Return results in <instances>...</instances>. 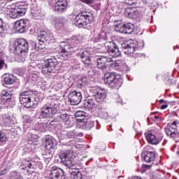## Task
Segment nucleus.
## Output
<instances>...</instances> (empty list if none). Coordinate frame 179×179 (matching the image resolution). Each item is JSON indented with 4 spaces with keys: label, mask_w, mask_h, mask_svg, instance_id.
Returning a JSON list of instances; mask_svg holds the SVG:
<instances>
[{
    "label": "nucleus",
    "mask_w": 179,
    "mask_h": 179,
    "mask_svg": "<svg viewBox=\"0 0 179 179\" xmlns=\"http://www.w3.org/2000/svg\"><path fill=\"white\" fill-rule=\"evenodd\" d=\"M59 159H61V163L64 164V166H66L70 169L69 173L71 174V179H82V172L76 169V166L75 162L72 161V154L71 151H66L62 152L59 155Z\"/></svg>",
    "instance_id": "obj_1"
},
{
    "label": "nucleus",
    "mask_w": 179,
    "mask_h": 179,
    "mask_svg": "<svg viewBox=\"0 0 179 179\" xmlns=\"http://www.w3.org/2000/svg\"><path fill=\"white\" fill-rule=\"evenodd\" d=\"M104 82L110 89H120L122 86L124 80L121 75L115 72H108L104 74Z\"/></svg>",
    "instance_id": "obj_2"
},
{
    "label": "nucleus",
    "mask_w": 179,
    "mask_h": 179,
    "mask_svg": "<svg viewBox=\"0 0 179 179\" xmlns=\"http://www.w3.org/2000/svg\"><path fill=\"white\" fill-rule=\"evenodd\" d=\"M93 14L87 11H82L76 17L75 24L79 29H85L87 24L93 22Z\"/></svg>",
    "instance_id": "obj_3"
},
{
    "label": "nucleus",
    "mask_w": 179,
    "mask_h": 179,
    "mask_svg": "<svg viewBox=\"0 0 179 179\" xmlns=\"http://www.w3.org/2000/svg\"><path fill=\"white\" fill-rule=\"evenodd\" d=\"M4 9L10 10L9 17L11 19H17L20 16H24L27 12V6H8V4H5Z\"/></svg>",
    "instance_id": "obj_4"
},
{
    "label": "nucleus",
    "mask_w": 179,
    "mask_h": 179,
    "mask_svg": "<svg viewBox=\"0 0 179 179\" xmlns=\"http://www.w3.org/2000/svg\"><path fill=\"white\" fill-rule=\"evenodd\" d=\"M15 54L17 55H25L29 52V42L24 38H18L14 41L13 45Z\"/></svg>",
    "instance_id": "obj_5"
},
{
    "label": "nucleus",
    "mask_w": 179,
    "mask_h": 179,
    "mask_svg": "<svg viewBox=\"0 0 179 179\" xmlns=\"http://www.w3.org/2000/svg\"><path fill=\"white\" fill-rule=\"evenodd\" d=\"M58 60L55 57L45 59V64L42 66V72L46 73H55L58 72Z\"/></svg>",
    "instance_id": "obj_6"
},
{
    "label": "nucleus",
    "mask_w": 179,
    "mask_h": 179,
    "mask_svg": "<svg viewBox=\"0 0 179 179\" xmlns=\"http://www.w3.org/2000/svg\"><path fill=\"white\" fill-rule=\"evenodd\" d=\"M55 103H48L44 105L43 107L41 108L39 114V117L43 120H45L47 118H50L55 114L58 113L57 108H55Z\"/></svg>",
    "instance_id": "obj_7"
},
{
    "label": "nucleus",
    "mask_w": 179,
    "mask_h": 179,
    "mask_svg": "<svg viewBox=\"0 0 179 179\" xmlns=\"http://www.w3.org/2000/svg\"><path fill=\"white\" fill-rule=\"evenodd\" d=\"M59 47V52L63 58H68V57L72 55V52H73V51H76V49H75L73 45L71 43V41L60 42Z\"/></svg>",
    "instance_id": "obj_8"
},
{
    "label": "nucleus",
    "mask_w": 179,
    "mask_h": 179,
    "mask_svg": "<svg viewBox=\"0 0 179 179\" xmlns=\"http://www.w3.org/2000/svg\"><path fill=\"white\" fill-rule=\"evenodd\" d=\"M33 97V91H23L20 94V102L27 108H31L34 102L31 101Z\"/></svg>",
    "instance_id": "obj_9"
},
{
    "label": "nucleus",
    "mask_w": 179,
    "mask_h": 179,
    "mask_svg": "<svg viewBox=\"0 0 179 179\" xmlns=\"http://www.w3.org/2000/svg\"><path fill=\"white\" fill-rule=\"evenodd\" d=\"M90 92L94 96L97 103H104L107 99V93L106 90L102 89L100 87H93L90 90Z\"/></svg>",
    "instance_id": "obj_10"
},
{
    "label": "nucleus",
    "mask_w": 179,
    "mask_h": 179,
    "mask_svg": "<svg viewBox=\"0 0 179 179\" xmlns=\"http://www.w3.org/2000/svg\"><path fill=\"white\" fill-rule=\"evenodd\" d=\"M68 99L71 106H78L82 101V92L71 90L69 92Z\"/></svg>",
    "instance_id": "obj_11"
},
{
    "label": "nucleus",
    "mask_w": 179,
    "mask_h": 179,
    "mask_svg": "<svg viewBox=\"0 0 179 179\" xmlns=\"http://www.w3.org/2000/svg\"><path fill=\"white\" fill-rule=\"evenodd\" d=\"M115 30L117 31V33H122L123 34H131V33L134 32V25L131 22L120 24L116 25Z\"/></svg>",
    "instance_id": "obj_12"
},
{
    "label": "nucleus",
    "mask_w": 179,
    "mask_h": 179,
    "mask_svg": "<svg viewBox=\"0 0 179 179\" xmlns=\"http://www.w3.org/2000/svg\"><path fill=\"white\" fill-rule=\"evenodd\" d=\"M50 179H65V172L60 168L53 166L49 174Z\"/></svg>",
    "instance_id": "obj_13"
},
{
    "label": "nucleus",
    "mask_w": 179,
    "mask_h": 179,
    "mask_svg": "<svg viewBox=\"0 0 179 179\" xmlns=\"http://www.w3.org/2000/svg\"><path fill=\"white\" fill-rule=\"evenodd\" d=\"M108 62H113V59L105 56H100L96 58L97 68L102 71L107 68V63Z\"/></svg>",
    "instance_id": "obj_14"
},
{
    "label": "nucleus",
    "mask_w": 179,
    "mask_h": 179,
    "mask_svg": "<svg viewBox=\"0 0 179 179\" xmlns=\"http://www.w3.org/2000/svg\"><path fill=\"white\" fill-rule=\"evenodd\" d=\"M35 167L36 165L34 164V162H33L32 161L25 160L20 165L21 170H24L26 173H28L29 174L34 173Z\"/></svg>",
    "instance_id": "obj_15"
},
{
    "label": "nucleus",
    "mask_w": 179,
    "mask_h": 179,
    "mask_svg": "<svg viewBox=\"0 0 179 179\" xmlns=\"http://www.w3.org/2000/svg\"><path fill=\"white\" fill-rule=\"evenodd\" d=\"M68 6V0H58L53 8L55 12H58L61 13V12H64L66 7Z\"/></svg>",
    "instance_id": "obj_16"
},
{
    "label": "nucleus",
    "mask_w": 179,
    "mask_h": 179,
    "mask_svg": "<svg viewBox=\"0 0 179 179\" xmlns=\"http://www.w3.org/2000/svg\"><path fill=\"white\" fill-rule=\"evenodd\" d=\"M15 29L18 33H24L27 30V20H20L15 22Z\"/></svg>",
    "instance_id": "obj_17"
},
{
    "label": "nucleus",
    "mask_w": 179,
    "mask_h": 179,
    "mask_svg": "<svg viewBox=\"0 0 179 179\" xmlns=\"http://www.w3.org/2000/svg\"><path fill=\"white\" fill-rule=\"evenodd\" d=\"M91 52L89 50H84L80 55L82 62L87 66H92V61L90 60Z\"/></svg>",
    "instance_id": "obj_18"
},
{
    "label": "nucleus",
    "mask_w": 179,
    "mask_h": 179,
    "mask_svg": "<svg viewBox=\"0 0 179 179\" xmlns=\"http://www.w3.org/2000/svg\"><path fill=\"white\" fill-rule=\"evenodd\" d=\"M0 99L3 104L9 103L12 99V94L7 89L2 90L0 94Z\"/></svg>",
    "instance_id": "obj_19"
},
{
    "label": "nucleus",
    "mask_w": 179,
    "mask_h": 179,
    "mask_svg": "<svg viewBox=\"0 0 179 179\" xmlns=\"http://www.w3.org/2000/svg\"><path fill=\"white\" fill-rule=\"evenodd\" d=\"M166 134L170 138H177L178 136L177 134V126L174 124V122L171 124L169 128L166 129Z\"/></svg>",
    "instance_id": "obj_20"
},
{
    "label": "nucleus",
    "mask_w": 179,
    "mask_h": 179,
    "mask_svg": "<svg viewBox=\"0 0 179 179\" xmlns=\"http://www.w3.org/2000/svg\"><path fill=\"white\" fill-rule=\"evenodd\" d=\"M155 159H156V152L153 151H147L145 152L143 160L145 163H152V162H155Z\"/></svg>",
    "instance_id": "obj_21"
},
{
    "label": "nucleus",
    "mask_w": 179,
    "mask_h": 179,
    "mask_svg": "<svg viewBox=\"0 0 179 179\" xmlns=\"http://www.w3.org/2000/svg\"><path fill=\"white\" fill-rule=\"evenodd\" d=\"M44 146L46 150H54V148L57 146V141L51 138L45 139Z\"/></svg>",
    "instance_id": "obj_22"
},
{
    "label": "nucleus",
    "mask_w": 179,
    "mask_h": 179,
    "mask_svg": "<svg viewBox=\"0 0 179 179\" xmlns=\"http://www.w3.org/2000/svg\"><path fill=\"white\" fill-rule=\"evenodd\" d=\"M60 120L64 122L66 128H71L72 127V121H71V115L68 113H62L59 115Z\"/></svg>",
    "instance_id": "obj_23"
},
{
    "label": "nucleus",
    "mask_w": 179,
    "mask_h": 179,
    "mask_svg": "<svg viewBox=\"0 0 179 179\" xmlns=\"http://www.w3.org/2000/svg\"><path fill=\"white\" fill-rule=\"evenodd\" d=\"M17 78L13 74H5L3 78V82L5 85H13L16 83Z\"/></svg>",
    "instance_id": "obj_24"
},
{
    "label": "nucleus",
    "mask_w": 179,
    "mask_h": 179,
    "mask_svg": "<svg viewBox=\"0 0 179 179\" xmlns=\"http://www.w3.org/2000/svg\"><path fill=\"white\" fill-rule=\"evenodd\" d=\"M122 48L124 50V54L129 55L134 54L136 51L135 43L124 44L122 45Z\"/></svg>",
    "instance_id": "obj_25"
},
{
    "label": "nucleus",
    "mask_w": 179,
    "mask_h": 179,
    "mask_svg": "<svg viewBox=\"0 0 179 179\" xmlns=\"http://www.w3.org/2000/svg\"><path fill=\"white\" fill-rule=\"evenodd\" d=\"M145 138L148 143H150L151 145H159V143H160V141H159L157 137H156L155 134L152 133H148L145 136Z\"/></svg>",
    "instance_id": "obj_26"
},
{
    "label": "nucleus",
    "mask_w": 179,
    "mask_h": 179,
    "mask_svg": "<svg viewBox=\"0 0 179 179\" xmlns=\"http://www.w3.org/2000/svg\"><path fill=\"white\" fill-rule=\"evenodd\" d=\"M94 106H96V103L94 102V100L92 99L85 101V102L84 103L85 108H87L89 111H92Z\"/></svg>",
    "instance_id": "obj_27"
},
{
    "label": "nucleus",
    "mask_w": 179,
    "mask_h": 179,
    "mask_svg": "<svg viewBox=\"0 0 179 179\" xmlns=\"http://www.w3.org/2000/svg\"><path fill=\"white\" fill-rule=\"evenodd\" d=\"M108 54L109 55H110V57H113V58L121 57V51H120L118 45H116L114 48H113L110 52H109Z\"/></svg>",
    "instance_id": "obj_28"
},
{
    "label": "nucleus",
    "mask_w": 179,
    "mask_h": 179,
    "mask_svg": "<svg viewBox=\"0 0 179 179\" xmlns=\"http://www.w3.org/2000/svg\"><path fill=\"white\" fill-rule=\"evenodd\" d=\"M117 45V43H115L113 41H108L105 43V48L108 54H110L111 50L114 48Z\"/></svg>",
    "instance_id": "obj_29"
},
{
    "label": "nucleus",
    "mask_w": 179,
    "mask_h": 179,
    "mask_svg": "<svg viewBox=\"0 0 179 179\" xmlns=\"http://www.w3.org/2000/svg\"><path fill=\"white\" fill-rule=\"evenodd\" d=\"M83 125L84 129H85L86 131H89L92 129L93 127H94V122L92 120H88L87 119V121L85 122L84 124H83Z\"/></svg>",
    "instance_id": "obj_30"
},
{
    "label": "nucleus",
    "mask_w": 179,
    "mask_h": 179,
    "mask_svg": "<svg viewBox=\"0 0 179 179\" xmlns=\"http://www.w3.org/2000/svg\"><path fill=\"white\" fill-rule=\"evenodd\" d=\"M50 38V35L45 32V31H42L38 35V40H43V41H48Z\"/></svg>",
    "instance_id": "obj_31"
},
{
    "label": "nucleus",
    "mask_w": 179,
    "mask_h": 179,
    "mask_svg": "<svg viewBox=\"0 0 179 179\" xmlns=\"http://www.w3.org/2000/svg\"><path fill=\"white\" fill-rule=\"evenodd\" d=\"M124 16L129 19H134L135 16V10L133 8H127L124 12Z\"/></svg>",
    "instance_id": "obj_32"
},
{
    "label": "nucleus",
    "mask_w": 179,
    "mask_h": 179,
    "mask_svg": "<svg viewBox=\"0 0 179 179\" xmlns=\"http://www.w3.org/2000/svg\"><path fill=\"white\" fill-rule=\"evenodd\" d=\"M70 43L74 47V50H76V47H78V44H80V39L79 38L74 36L70 41Z\"/></svg>",
    "instance_id": "obj_33"
},
{
    "label": "nucleus",
    "mask_w": 179,
    "mask_h": 179,
    "mask_svg": "<svg viewBox=\"0 0 179 179\" xmlns=\"http://www.w3.org/2000/svg\"><path fill=\"white\" fill-rule=\"evenodd\" d=\"M133 44H135V50H142L143 47L145 46V42L143 41H134Z\"/></svg>",
    "instance_id": "obj_34"
},
{
    "label": "nucleus",
    "mask_w": 179,
    "mask_h": 179,
    "mask_svg": "<svg viewBox=\"0 0 179 179\" xmlns=\"http://www.w3.org/2000/svg\"><path fill=\"white\" fill-rule=\"evenodd\" d=\"M10 179H23V177L17 171H12L10 173Z\"/></svg>",
    "instance_id": "obj_35"
},
{
    "label": "nucleus",
    "mask_w": 179,
    "mask_h": 179,
    "mask_svg": "<svg viewBox=\"0 0 179 179\" xmlns=\"http://www.w3.org/2000/svg\"><path fill=\"white\" fill-rule=\"evenodd\" d=\"M35 128L36 131H39L40 132H45V127L43 123L36 124L35 125Z\"/></svg>",
    "instance_id": "obj_36"
},
{
    "label": "nucleus",
    "mask_w": 179,
    "mask_h": 179,
    "mask_svg": "<svg viewBox=\"0 0 179 179\" xmlns=\"http://www.w3.org/2000/svg\"><path fill=\"white\" fill-rule=\"evenodd\" d=\"M52 23L54 26H58L59 24H61L62 23V20H61L60 17H54L52 18Z\"/></svg>",
    "instance_id": "obj_37"
},
{
    "label": "nucleus",
    "mask_w": 179,
    "mask_h": 179,
    "mask_svg": "<svg viewBox=\"0 0 179 179\" xmlns=\"http://www.w3.org/2000/svg\"><path fill=\"white\" fill-rule=\"evenodd\" d=\"M76 132L75 131H69L66 133V138H69V139H73L75 136H76Z\"/></svg>",
    "instance_id": "obj_38"
},
{
    "label": "nucleus",
    "mask_w": 179,
    "mask_h": 179,
    "mask_svg": "<svg viewBox=\"0 0 179 179\" xmlns=\"http://www.w3.org/2000/svg\"><path fill=\"white\" fill-rule=\"evenodd\" d=\"M85 115H86V113L82 110H78L75 113L76 118H79L80 117H85Z\"/></svg>",
    "instance_id": "obj_39"
},
{
    "label": "nucleus",
    "mask_w": 179,
    "mask_h": 179,
    "mask_svg": "<svg viewBox=\"0 0 179 179\" xmlns=\"http://www.w3.org/2000/svg\"><path fill=\"white\" fill-rule=\"evenodd\" d=\"M78 122H80V124H84L87 121V119L86 118V114L84 115V117H80L76 119Z\"/></svg>",
    "instance_id": "obj_40"
},
{
    "label": "nucleus",
    "mask_w": 179,
    "mask_h": 179,
    "mask_svg": "<svg viewBox=\"0 0 179 179\" xmlns=\"http://www.w3.org/2000/svg\"><path fill=\"white\" fill-rule=\"evenodd\" d=\"M4 66L6 69H8V64H5V60L0 59V71H2Z\"/></svg>",
    "instance_id": "obj_41"
},
{
    "label": "nucleus",
    "mask_w": 179,
    "mask_h": 179,
    "mask_svg": "<svg viewBox=\"0 0 179 179\" xmlns=\"http://www.w3.org/2000/svg\"><path fill=\"white\" fill-rule=\"evenodd\" d=\"M32 44L34 45V48L36 51H40V50H43V48H44L43 46L38 44L37 42H34Z\"/></svg>",
    "instance_id": "obj_42"
},
{
    "label": "nucleus",
    "mask_w": 179,
    "mask_h": 179,
    "mask_svg": "<svg viewBox=\"0 0 179 179\" xmlns=\"http://www.w3.org/2000/svg\"><path fill=\"white\" fill-rule=\"evenodd\" d=\"M38 138H39L38 135L31 134L30 139H31V142H37L38 141Z\"/></svg>",
    "instance_id": "obj_43"
},
{
    "label": "nucleus",
    "mask_w": 179,
    "mask_h": 179,
    "mask_svg": "<svg viewBox=\"0 0 179 179\" xmlns=\"http://www.w3.org/2000/svg\"><path fill=\"white\" fill-rule=\"evenodd\" d=\"M5 30V28L3 27V21L2 20V18H0V34H2Z\"/></svg>",
    "instance_id": "obj_44"
},
{
    "label": "nucleus",
    "mask_w": 179,
    "mask_h": 179,
    "mask_svg": "<svg viewBox=\"0 0 179 179\" xmlns=\"http://www.w3.org/2000/svg\"><path fill=\"white\" fill-rule=\"evenodd\" d=\"M100 117H102V118H104L105 120H107L108 118V113L107 112H99Z\"/></svg>",
    "instance_id": "obj_45"
},
{
    "label": "nucleus",
    "mask_w": 179,
    "mask_h": 179,
    "mask_svg": "<svg viewBox=\"0 0 179 179\" xmlns=\"http://www.w3.org/2000/svg\"><path fill=\"white\" fill-rule=\"evenodd\" d=\"M111 68H113L114 69H118L120 68V63L117 62H113L110 64Z\"/></svg>",
    "instance_id": "obj_46"
},
{
    "label": "nucleus",
    "mask_w": 179,
    "mask_h": 179,
    "mask_svg": "<svg viewBox=\"0 0 179 179\" xmlns=\"http://www.w3.org/2000/svg\"><path fill=\"white\" fill-rule=\"evenodd\" d=\"M6 141V136L4 133L0 134V142H5Z\"/></svg>",
    "instance_id": "obj_47"
},
{
    "label": "nucleus",
    "mask_w": 179,
    "mask_h": 179,
    "mask_svg": "<svg viewBox=\"0 0 179 179\" xmlns=\"http://www.w3.org/2000/svg\"><path fill=\"white\" fill-rule=\"evenodd\" d=\"M46 155L48 156V157H52V150H47L45 148Z\"/></svg>",
    "instance_id": "obj_48"
},
{
    "label": "nucleus",
    "mask_w": 179,
    "mask_h": 179,
    "mask_svg": "<svg viewBox=\"0 0 179 179\" xmlns=\"http://www.w3.org/2000/svg\"><path fill=\"white\" fill-rule=\"evenodd\" d=\"M33 100L37 103L39 101L38 97L36 96L34 93L32 94V98H31V101L33 102Z\"/></svg>",
    "instance_id": "obj_49"
},
{
    "label": "nucleus",
    "mask_w": 179,
    "mask_h": 179,
    "mask_svg": "<svg viewBox=\"0 0 179 179\" xmlns=\"http://www.w3.org/2000/svg\"><path fill=\"white\" fill-rule=\"evenodd\" d=\"M8 168L4 169L3 170L0 171V176H5V174H8Z\"/></svg>",
    "instance_id": "obj_50"
},
{
    "label": "nucleus",
    "mask_w": 179,
    "mask_h": 179,
    "mask_svg": "<svg viewBox=\"0 0 179 179\" xmlns=\"http://www.w3.org/2000/svg\"><path fill=\"white\" fill-rule=\"evenodd\" d=\"M81 2L86 3L87 5H90V3H93V0H80Z\"/></svg>",
    "instance_id": "obj_51"
},
{
    "label": "nucleus",
    "mask_w": 179,
    "mask_h": 179,
    "mask_svg": "<svg viewBox=\"0 0 179 179\" xmlns=\"http://www.w3.org/2000/svg\"><path fill=\"white\" fill-rule=\"evenodd\" d=\"M24 119L25 120V122L27 123H29L31 121V117H30V116H28V115L24 116Z\"/></svg>",
    "instance_id": "obj_52"
},
{
    "label": "nucleus",
    "mask_w": 179,
    "mask_h": 179,
    "mask_svg": "<svg viewBox=\"0 0 179 179\" xmlns=\"http://www.w3.org/2000/svg\"><path fill=\"white\" fill-rule=\"evenodd\" d=\"M173 124H175L176 126L177 134H178V135H179V122L177 121L173 122Z\"/></svg>",
    "instance_id": "obj_53"
},
{
    "label": "nucleus",
    "mask_w": 179,
    "mask_h": 179,
    "mask_svg": "<svg viewBox=\"0 0 179 179\" xmlns=\"http://www.w3.org/2000/svg\"><path fill=\"white\" fill-rule=\"evenodd\" d=\"M47 43V41H43V40H38V43L39 45H41V47H43L44 48V43Z\"/></svg>",
    "instance_id": "obj_54"
},
{
    "label": "nucleus",
    "mask_w": 179,
    "mask_h": 179,
    "mask_svg": "<svg viewBox=\"0 0 179 179\" xmlns=\"http://www.w3.org/2000/svg\"><path fill=\"white\" fill-rule=\"evenodd\" d=\"M167 107H169V105H167V104L162 105L161 109H162V110H166V108Z\"/></svg>",
    "instance_id": "obj_55"
},
{
    "label": "nucleus",
    "mask_w": 179,
    "mask_h": 179,
    "mask_svg": "<svg viewBox=\"0 0 179 179\" xmlns=\"http://www.w3.org/2000/svg\"><path fill=\"white\" fill-rule=\"evenodd\" d=\"M55 122H57V120H52V121L50 122V125H51L52 127H54V125H55Z\"/></svg>",
    "instance_id": "obj_56"
},
{
    "label": "nucleus",
    "mask_w": 179,
    "mask_h": 179,
    "mask_svg": "<svg viewBox=\"0 0 179 179\" xmlns=\"http://www.w3.org/2000/svg\"><path fill=\"white\" fill-rule=\"evenodd\" d=\"M126 1L127 2L128 5H132V3H134L133 2H131V1H132L134 0H126Z\"/></svg>",
    "instance_id": "obj_57"
},
{
    "label": "nucleus",
    "mask_w": 179,
    "mask_h": 179,
    "mask_svg": "<svg viewBox=\"0 0 179 179\" xmlns=\"http://www.w3.org/2000/svg\"><path fill=\"white\" fill-rule=\"evenodd\" d=\"M117 103H120L121 104H122V99H120V100L117 101Z\"/></svg>",
    "instance_id": "obj_58"
},
{
    "label": "nucleus",
    "mask_w": 179,
    "mask_h": 179,
    "mask_svg": "<svg viewBox=\"0 0 179 179\" xmlns=\"http://www.w3.org/2000/svg\"><path fill=\"white\" fill-rule=\"evenodd\" d=\"M154 118L155 120H159V116H155Z\"/></svg>",
    "instance_id": "obj_59"
},
{
    "label": "nucleus",
    "mask_w": 179,
    "mask_h": 179,
    "mask_svg": "<svg viewBox=\"0 0 179 179\" xmlns=\"http://www.w3.org/2000/svg\"><path fill=\"white\" fill-rule=\"evenodd\" d=\"M164 101V99H161V100H159V103H163Z\"/></svg>",
    "instance_id": "obj_60"
},
{
    "label": "nucleus",
    "mask_w": 179,
    "mask_h": 179,
    "mask_svg": "<svg viewBox=\"0 0 179 179\" xmlns=\"http://www.w3.org/2000/svg\"><path fill=\"white\" fill-rule=\"evenodd\" d=\"M23 61H24V57H23V58L22 59V60H21V62H23Z\"/></svg>",
    "instance_id": "obj_61"
},
{
    "label": "nucleus",
    "mask_w": 179,
    "mask_h": 179,
    "mask_svg": "<svg viewBox=\"0 0 179 179\" xmlns=\"http://www.w3.org/2000/svg\"><path fill=\"white\" fill-rule=\"evenodd\" d=\"M176 153H177V155H179V151H178Z\"/></svg>",
    "instance_id": "obj_62"
},
{
    "label": "nucleus",
    "mask_w": 179,
    "mask_h": 179,
    "mask_svg": "<svg viewBox=\"0 0 179 179\" xmlns=\"http://www.w3.org/2000/svg\"><path fill=\"white\" fill-rule=\"evenodd\" d=\"M0 179H2V178H0Z\"/></svg>",
    "instance_id": "obj_63"
}]
</instances>
